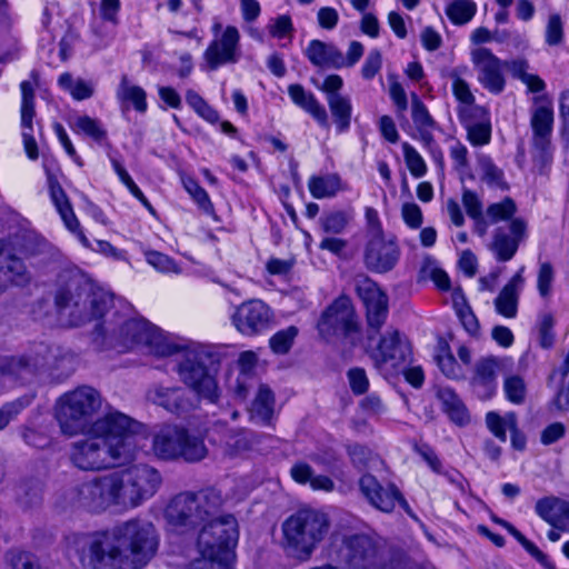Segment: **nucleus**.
Wrapping results in <instances>:
<instances>
[{
	"mask_svg": "<svg viewBox=\"0 0 569 569\" xmlns=\"http://www.w3.org/2000/svg\"><path fill=\"white\" fill-rule=\"evenodd\" d=\"M159 542L154 525L140 518L68 538L69 550L87 569H142L156 556Z\"/></svg>",
	"mask_w": 569,
	"mask_h": 569,
	"instance_id": "f257e3e1",
	"label": "nucleus"
},
{
	"mask_svg": "<svg viewBox=\"0 0 569 569\" xmlns=\"http://www.w3.org/2000/svg\"><path fill=\"white\" fill-rule=\"evenodd\" d=\"M140 423L120 411H110L94 420L86 438L70 446V461L84 471H99L127 463L138 451Z\"/></svg>",
	"mask_w": 569,
	"mask_h": 569,
	"instance_id": "f03ea898",
	"label": "nucleus"
},
{
	"mask_svg": "<svg viewBox=\"0 0 569 569\" xmlns=\"http://www.w3.org/2000/svg\"><path fill=\"white\" fill-rule=\"evenodd\" d=\"M330 527L329 516L321 510L303 508L296 511L281 526L284 551L298 560H309Z\"/></svg>",
	"mask_w": 569,
	"mask_h": 569,
	"instance_id": "7ed1b4c3",
	"label": "nucleus"
},
{
	"mask_svg": "<svg viewBox=\"0 0 569 569\" xmlns=\"http://www.w3.org/2000/svg\"><path fill=\"white\" fill-rule=\"evenodd\" d=\"M56 306L69 317L71 326L78 327L101 318L112 305V296L103 290H93L81 277L72 276L56 293Z\"/></svg>",
	"mask_w": 569,
	"mask_h": 569,
	"instance_id": "20e7f679",
	"label": "nucleus"
},
{
	"mask_svg": "<svg viewBox=\"0 0 569 569\" xmlns=\"http://www.w3.org/2000/svg\"><path fill=\"white\" fill-rule=\"evenodd\" d=\"M223 506L221 491L206 488L198 492L186 491L174 496L164 510L169 525L179 530L196 529L219 515Z\"/></svg>",
	"mask_w": 569,
	"mask_h": 569,
	"instance_id": "39448f33",
	"label": "nucleus"
},
{
	"mask_svg": "<svg viewBox=\"0 0 569 569\" xmlns=\"http://www.w3.org/2000/svg\"><path fill=\"white\" fill-rule=\"evenodd\" d=\"M101 403L99 391L89 386L63 393L56 403V419L62 433H83L92 425V417L99 411Z\"/></svg>",
	"mask_w": 569,
	"mask_h": 569,
	"instance_id": "423d86ee",
	"label": "nucleus"
},
{
	"mask_svg": "<svg viewBox=\"0 0 569 569\" xmlns=\"http://www.w3.org/2000/svg\"><path fill=\"white\" fill-rule=\"evenodd\" d=\"M122 509H133L152 498L162 483L160 472L148 465H134L114 472Z\"/></svg>",
	"mask_w": 569,
	"mask_h": 569,
	"instance_id": "0eeeda50",
	"label": "nucleus"
},
{
	"mask_svg": "<svg viewBox=\"0 0 569 569\" xmlns=\"http://www.w3.org/2000/svg\"><path fill=\"white\" fill-rule=\"evenodd\" d=\"M201 529L198 548L201 555L230 562L239 538L238 522L232 515H217Z\"/></svg>",
	"mask_w": 569,
	"mask_h": 569,
	"instance_id": "6e6552de",
	"label": "nucleus"
},
{
	"mask_svg": "<svg viewBox=\"0 0 569 569\" xmlns=\"http://www.w3.org/2000/svg\"><path fill=\"white\" fill-rule=\"evenodd\" d=\"M153 452L163 460L182 458L188 462H197L207 456V448L201 438L190 435L186 429L168 427L153 438Z\"/></svg>",
	"mask_w": 569,
	"mask_h": 569,
	"instance_id": "1a4fd4ad",
	"label": "nucleus"
},
{
	"mask_svg": "<svg viewBox=\"0 0 569 569\" xmlns=\"http://www.w3.org/2000/svg\"><path fill=\"white\" fill-rule=\"evenodd\" d=\"M71 502L89 512H102L111 507L122 509V499L114 472L96 477L70 492Z\"/></svg>",
	"mask_w": 569,
	"mask_h": 569,
	"instance_id": "9d476101",
	"label": "nucleus"
},
{
	"mask_svg": "<svg viewBox=\"0 0 569 569\" xmlns=\"http://www.w3.org/2000/svg\"><path fill=\"white\" fill-rule=\"evenodd\" d=\"M178 373L181 380L199 397L208 399L210 402L217 401L218 386L216 379L208 372L200 353L196 351L186 352L178 365Z\"/></svg>",
	"mask_w": 569,
	"mask_h": 569,
	"instance_id": "9b49d317",
	"label": "nucleus"
},
{
	"mask_svg": "<svg viewBox=\"0 0 569 569\" xmlns=\"http://www.w3.org/2000/svg\"><path fill=\"white\" fill-rule=\"evenodd\" d=\"M356 291L366 307L368 339L378 333L388 316V297L375 281L366 276L356 279Z\"/></svg>",
	"mask_w": 569,
	"mask_h": 569,
	"instance_id": "f8f14e48",
	"label": "nucleus"
},
{
	"mask_svg": "<svg viewBox=\"0 0 569 569\" xmlns=\"http://www.w3.org/2000/svg\"><path fill=\"white\" fill-rule=\"evenodd\" d=\"M318 328L320 333L326 336L341 333L349 338L358 335L360 326L351 300L348 297L336 299L322 312Z\"/></svg>",
	"mask_w": 569,
	"mask_h": 569,
	"instance_id": "ddd939ff",
	"label": "nucleus"
},
{
	"mask_svg": "<svg viewBox=\"0 0 569 569\" xmlns=\"http://www.w3.org/2000/svg\"><path fill=\"white\" fill-rule=\"evenodd\" d=\"M272 318L273 313L268 305L260 299H251L237 307L231 321L241 335L252 337L266 331Z\"/></svg>",
	"mask_w": 569,
	"mask_h": 569,
	"instance_id": "4468645a",
	"label": "nucleus"
},
{
	"mask_svg": "<svg viewBox=\"0 0 569 569\" xmlns=\"http://www.w3.org/2000/svg\"><path fill=\"white\" fill-rule=\"evenodd\" d=\"M400 258V249L393 237L385 234L370 237L363 254L365 266L376 273H386L395 268Z\"/></svg>",
	"mask_w": 569,
	"mask_h": 569,
	"instance_id": "2eb2a0df",
	"label": "nucleus"
},
{
	"mask_svg": "<svg viewBox=\"0 0 569 569\" xmlns=\"http://www.w3.org/2000/svg\"><path fill=\"white\" fill-rule=\"evenodd\" d=\"M359 488L369 503L378 510L391 512L398 502L406 511H409L408 502L393 483L382 486L376 477L366 473L359 480Z\"/></svg>",
	"mask_w": 569,
	"mask_h": 569,
	"instance_id": "dca6fc26",
	"label": "nucleus"
},
{
	"mask_svg": "<svg viewBox=\"0 0 569 569\" xmlns=\"http://www.w3.org/2000/svg\"><path fill=\"white\" fill-rule=\"evenodd\" d=\"M471 61L478 72V81L491 93L498 94L505 89L502 62L489 49L477 48L471 51Z\"/></svg>",
	"mask_w": 569,
	"mask_h": 569,
	"instance_id": "f3484780",
	"label": "nucleus"
},
{
	"mask_svg": "<svg viewBox=\"0 0 569 569\" xmlns=\"http://www.w3.org/2000/svg\"><path fill=\"white\" fill-rule=\"evenodd\" d=\"M340 556L353 569H369L377 562L378 547L367 535H352L343 539Z\"/></svg>",
	"mask_w": 569,
	"mask_h": 569,
	"instance_id": "a211bd4d",
	"label": "nucleus"
},
{
	"mask_svg": "<svg viewBox=\"0 0 569 569\" xmlns=\"http://www.w3.org/2000/svg\"><path fill=\"white\" fill-rule=\"evenodd\" d=\"M508 233L503 227L495 230L492 241L488 246L489 250L495 254L496 259L500 262L511 260L521 241L527 236V223L521 218H515L510 221Z\"/></svg>",
	"mask_w": 569,
	"mask_h": 569,
	"instance_id": "6ab92c4d",
	"label": "nucleus"
},
{
	"mask_svg": "<svg viewBox=\"0 0 569 569\" xmlns=\"http://www.w3.org/2000/svg\"><path fill=\"white\" fill-rule=\"evenodd\" d=\"M240 34L236 27L228 26L219 39L211 41L204 51V60L210 70H216L222 64L236 63L239 59Z\"/></svg>",
	"mask_w": 569,
	"mask_h": 569,
	"instance_id": "aec40b11",
	"label": "nucleus"
},
{
	"mask_svg": "<svg viewBox=\"0 0 569 569\" xmlns=\"http://www.w3.org/2000/svg\"><path fill=\"white\" fill-rule=\"evenodd\" d=\"M411 356V348L407 340L400 338L398 330L387 331L381 337L377 349L371 357L378 368L390 363L392 368L406 363Z\"/></svg>",
	"mask_w": 569,
	"mask_h": 569,
	"instance_id": "412c9836",
	"label": "nucleus"
},
{
	"mask_svg": "<svg viewBox=\"0 0 569 569\" xmlns=\"http://www.w3.org/2000/svg\"><path fill=\"white\" fill-rule=\"evenodd\" d=\"M119 337L124 346L141 345L153 348L157 353H167L161 348L159 330L146 319L127 320L120 328Z\"/></svg>",
	"mask_w": 569,
	"mask_h": 569,
	"instance_id": "4be33fe9",
	"label": "nucleus"
},
{
	"mask_svg": "<svg viewBox=\"0 0 569 569\" xmlns=\"http://www.w3.org/2000/svg\"><path fill=\"white\" fill-rule=\"evenodd\" d=\"M459 118L467 130L468 140L473 146H483L490 141L491 123L482 107H461Z\"/></svg>",
	"mask_w": 569,
	"mask_h": 569,
	"instance_id": "5701e85b",
	"label": "nucleus"
},
{
	"mask_svg": "<svg viewBox=\"0 0 569 569\" xmlns=\"http://www.w3.org/2000/svg\"><path fill=\"white\" fill-rule=\"evenodd\" d=\"M147 398L177 416L187 413L194 407L189 393L180 387L154 386L149 389Z\"/></svg>",
	"mask_w": 569,
	"mask_h": 569,
	"instance_id": "b1692460",
	"label": "nucleus"
},
{
	"mask_svg": "<svg viewBox=\"0 0 569 569\" xmlns=\"http://www.w3.org/2000/svg\"><path fill=\"white\" fill-rule=\"evenodd\" d=\"M499 363L493 358H485L477 361L471 380L473 390L480 399H490L497 389Z\"/></svg>",
	"mask_w": 569,
	"mask_h": 569,
	"instance_id": "393cba45",
	"label": "nucleus"
},
{
	"mask_svg": "<svg viewBox=\"0 0 569 569\" xmlns=\"http://www.w3.org/2000/svg\"><path fill=\"white\" fill-rule=\"evenodd\" d=\"M50 196L54 203L64 226L73 233H76L84 247H89V240L80 230V223L73 212L72 206L57 180H49Z\"/></svg>",
	"mask_w": 569,
	"mask_h": 569,
	"instance_id": "a878e982",
	"label": "nucleus"
},
{
	"mask_svg": "<svg viewBox=\"0 0 569 569\" xmlns=\"http://www.w3.org/2000/svg\"><path fill=\"white\" fill-rule=\"evenodd\" d=\"M530 126L532 129L533 147L545 153L550 146L553 126V110L548 106H540L532 110Z\"/></svg>",
	"mask_w": 569,
	"mask_h": 569,
	"instance_id": "bb28decb",
	"label": "nucleus"
},
{
	"mask_svg": "<svg viewBox=\"0 0 569 569\" xmlns=\"http://www.w3.org/2000/svg\"><path fill=\"white\" fill-rule=\"evenodd\" d=\"M305 54L317 68H343V53L332 43L311 40L305 50Z\"/></svg>",
	"mask_w": 569,
	"mask_h": 569,
	"instance_id": "cd10ccee",
	"label": "nucleus"
},
{
	"mask_svg": "<svg viewBox=\"0 0 569 569\" xmlns=\"http://www.w3.org/2000/svg\"><path fill=\"white\" fill-rule=\"evenodd\" d=\"M30 279V273L20 258L0 253V295L11 286L27 284Z\"/></svg>",
	"mask_w": 569,
	"mask_h": 569,
	"instance_id": "c85d7f7f",
	"label": "nucleus"
},
{
	"mask_svg": "<svg viewBox=\"0 0 569 569\" xmlns=\"http://www.w3.org/2000/svg\"><path fill=\"white\" fill-rule=\"evenodd\" d=\"M522 271L523 267L509 280L495 299L496 311L506 318L517 316L519 293L525 283Z\"/></svg>",
	"mask_w": 569,
	"mask_h": 569,
	"instance_id": "c756f323",
	"label": "nucleus"
},
{
	"mask_svg": "<svg viewBox=\"0 0 569 569\" xmlns=\"http://www.w3.org/2000/svg\"><path fill=\"white\" fill-rule=\"evenodd\" d=\"M288 94L296 106L311 114L322 128H329L327 111L312 92L307 91L301 84L295 83L288 87Z\"/></svg>",
	"mask_w": 569,
	"mask_h": 569,
	"instance_id": "7c9ffc66",
	"label": "nucleus"
},
{
	"mask_svg": "<svg viewBox=\"0 0 569 569\" xmlns=\"http://www.w3.org/2000/svg\"><path fill=\"white\" fill-rule=\"evenodd\" d=\"M535 510L539 517L553 527L562 521L569 520V501L557 497L539 499Z\"/></svg>",
	"mask_w": 569,
	"mask_h": 569,
	"instance_id": "2f4dec72",
	"label": "nucleus"
},
{
	"mask_svg": "<svg viewBox=\"0 0 569 569\" xmlns=\"http://www.w3.org/2000/svg\"><path fill=\"white\" fill-rule=\"evenodd\" d=\"M437 398L441 403L443 412L450 418V420L459 426H463L469 422L470 417L468 410L458 397V395L450 388H439L437 391Z\"/></svg>",
	"mask_w": 569,
	"mask_h": 569,
	"instance_id": "473e14b6",
	"label": "nucleus"
},
{
	"mask_svg": "<svg viewBox=\"0 0 569 569\" xmlns=\"http://www.w3.org/2000/svg\"><path fill=\"white\" fill-rule=\"evenodd\" d=\"M274 397L271 389L261 385L249 409L250 419L257 423L270 425L273 417Z\"/></svg>",
	"mask_w": 569,
	"mask_h": 569,
	"instance_id": "72a5a7b5",
	"label": "nucleus"
},
{
	"mask_svg": "<svg viewBox=\"0 0 569 569\" xmlns=\"http://www.w3.org/2000/svg\"><path fill=\"white\" fill-rule=\"evenodd\" d=\"M327 102L339 133L347 131L351 123L352 106L348 97L330 94Z\"/></svg>",
	"mask_w": 569,
	"mask_h": 569,
	"instance_id": "f704fd0d",
	"label": "nucleus"
},
{
	"mask_svg": "<svg viewBox=\"0 0 569 569\" xmlns=\"http://www.w3.org/2000/svg\"><path fill=\"white\" fill-rule=\"evenodd\" d=\"M478 167L480 170V180L489 188L499 189L501 191L509 189L502 169L498 168L490 157L485 154L479 156Z\"/></svg>",
	"mask_w": 569,
	"mask_h": 569,
	"instance_id": "c9c22d12",
	"label": "nucleus"
},
{
	"mask_svg": "<svg viewBox=\"0 0 569 569\" xmlns=\"http://www.w3.org/2000/svg\"><path fill=\"white\" fill-rule=\"evenodd\" d=\"M308 188L316 199L331 198L341 190V179L337 173L312 176L308 181Z\"/></svg>",
	"mask_w": 569,
	"mask_h": 569,
	"instance_id": "e433bc0d",
	"label": "nucleus"
},
{
	"mask_svg": "<svg viewBox=\"0 0 569 569\" xmlns=\"http://www.w3.org/2000/svg\"><path fill=\"white\" fill-rule=\"evenodd\" d=\"M44 365L38 357L21 356L6 359L1 365L3 373L22 378L26 373H33Z\"/></svg>",
	"mask_w": 569,
	"mask_h": 569,
	"instance_id": "4c0bfd02",
	"label": "nucleus"
},
{
	"mask_svg": "<svg viewBox=\"0 0 569 569\" xmlns=\"http://www.w3.org/2000/svg\"><path fill=\"white\" fill-rule=\"evenodd\" d=\"M117 98L121 102H131L138 112L147 110L146 91L139 86L131 84L126 74L122 76L117 89Z\"/></svg>",
	"mask_w": 569,
	"mask_h": 569,
	"instance_id": "58836bf2",
	"label": "nucleus"
},
{
	"mask_svg": "<svg viewBox=\"0 0 569 569\" xmlns=\"http://www.w3.org/2000/svg\"><path fill=\"white\" fill-rule=\"evenodd\" d=\"M18 502L26 507L38 506L42 499V485L38 479H27L16 487Z\"/></svg>",
	"mask_w": 569,
	"mask_h": 569,
	"instance_id": "ea45409f",
	"label": "nucleus"
},
{
	"mask_svg": "<svg viewBox=\"0 0 569 569\" xmlns=\"http://www.w3.org/2000/svg\"><path fill=\"white\" fill-rule=\"evenodd\" d=\"M477 6L472 0H455L446 8V14L453 24L462 26L476 14Z\"/></svg>",
	"mask_w": 569,
	"mask_h": 569,
	"instance_id": "a19ab883",
	"label": "nucleus"
},
{
	"mask_svg": "<svg viewBox=\"0 0 569 569\" xmlns=\"http://www.w3.org/2000/svg\"><path fill=\"white\" fill-rule=\"evenodd\" d=\"M436 361L441 372L450 379H459L462 377V369L456 361L453 355L449 351L448 346L439 348L436 355Z\"/></svg>",
	"mask_w": 569,
	"mask_h": 569,
	"instance_id": "79ce46f5",
	"label": "nucleus"
},
{
	"mask_svg": "<svg viewBox=\"0 0 569 569\" xmlns=\"http://www.w3.org/2000/svg\"><path fill=\"white\" fill-rule=\"evenodd\" d=\"M517 211L515 201L506 197L501 202L491 203L486 210V217L489 223H497L499 221L508 220Z\"/></svg>",
	"mask_w": 569,
	"mask_h": 569,
	"instance_id": "37998d69",
	"label": "nucleus"
},
{
	"mask_svg": "<svg viewBox=\"0 0 569 569\" xmlns=\"http://www.w3.org/2000/svg\"><path fill=\"white\" fill-rule=\"evenodd\" d=\"M350 219V214L345 211H332L322 216L319 222L323 232L339 234L347 228Z\"/></svg>",
	"mask_w": 569,
	"mask_h": 569,
	"instance_id": "c03bdc74",
	"label": "nucleus"
},
{
	"mask_svg": "<svg viewBox=\"0 0 569 569\" xmlns=\"http://www.w3.org/2000/svg\"><path fill=\"white\" fill-rule=\"evenodd\" d=\"M503 391L510 402L522 405L527 396V386L520 376H509L503 381Z\"/></svg>",
	"mask_w": 569,
	"mask_h": 569,
	"instance_id": "a18cd8bd",
	"label": "nucleus"
},
{
	"mask_svg": "<svg viewBox=\"0 0 569 569\" xmlns=\"http://www.w3.org/2000/svg\"><path fill=\"white\" fill-rule=\"evenodd\" d=\"M297 335L298 329L295 326L280 330L270 338V348L278 355H286L292 347Z\"/></svg>",
	"mask_w": 569,
	"mask_h": 569,
	"instance_id": "49530a36",
	"label": "nucleus"
},
{
	"mask_svg": "<svg viewBox=\"0 0 569 569\" xmlns=\"http://www.w3.org/2000/svg\"><path fill=\"white\" fill-rule=\"evenodd\" d=\"M147 262L152 266L157 271L162 273H180L181 270L176 261L169 256L156 251L147 250L144 252Z\"/></svg>",
	"mask_w": 569,
	"mask_h": 569,
	"instance_id": "de8ad7c7",
	"label": "nucleus"
},
{
	"mask_svg": "<svg viewBox=\"0 0 569 569\" xmlns=\"http://www.w3.org/2000/svg\"><path fill=\"white\" fill-rule=\"evenodd\" d=\"M4 558L11 569H40L37 558L20 549L8 550Z\"/></svg>",
	"mask_w": 569,
	"mask_h": 569,
	"instance_id": "09e8293b",
	"label": "nucleus"
},
{
	"mask_svg": "<svg viewBox=\"0 0 569 569\" xmlns=\"http://www.w3.org/2000/svg\"><path fill=\"white\" fill-rule=\"evenodd\" d=\"M184 187L192 199L198 203L199 208L207 214H213V204L207 191L198 184L197 181L189 179L184 181Z\"/></svg>",
	"mask_w": 569,
	"mask_h": 569,
	"instance_id": "8fccbe9b",
	"label": "nucleus"
},
{
	"mask_svg": "<svg viewBox=\"0 0 569 569\" xmlns=\"http://www.w3.org/2000/svg\"><path fill=\"white\" fill-rule=\"evenodd\" d=\"M74 126L78 130L89 136L96 141H101L107 137L106 130H103L98 120L89 116H80L76 119Z\"/></svg>",
	"mask_w": 569,
	"mask_h": 569,
	"instance_id": "3c124183",
	"label": "nucleus"
},
{
	"mask_svg": "<svg viewBox=\"0 0 569 569\" xmlns=\"http://www.w3.org/2000/svg\"><path fill=\"white\" fill-rule=\"evenodd\" d=\"M405 160L408 166V169L410 173L416 177L420 178L422 177L426 171L427 167L422 159V157L418 153V151L411 147L409 143L405 142L402 144Z\"/></svg>",
	"mask_w": 569,
	"mask_h": 569,
	"instance_id": "603ef678",
	"label": "nucleus"
},
{
	"mask_svg": "<svg viewBox=\"0 0 569 569\" xmlns=\"http://www.w3.org/2000/svg\"><path fill=\"white\" fill-rule=\"evenodd\" d=\"M546 43L549 46H559L563 40V23L559 13L549 16L546 33Z\"/></svg>",
	"mask_w": 569,
	"mask_h": 569,
	"instance_id": "864d4df0",
	"label": "nucleus"
},
{
	"mask_svg": "<svg viewBox=\"0 0 569 569\" xmlns=\"http://www.w3.org/2000/svg\"><path fill=\"white\" fill-rule=\"evenodd\" d=\"M411 108L412 120L417 129L436 128V122L430 116L427 107L416 94H413Z\"/></svg>",
	"mask_w": 569,
	"mask_h": 569,
	"instance_id": "5fc2aeb1",
	"label": "nucleus"
},
{
	"mask_svg": "<svg viewBox=\"0 0 569 569\" xmlns=\"http://www.w3.org/2000/svg\"><path fill=\"white\" fill-rule=\"evenodd\" d=\"M347 452L352 465L358 469L367 467L372 456V451L367 446L357 442L347 445Z\"/></svg>",
	"mask_w": 569,
	"mask_h": 569,
	"instance_id": "6e6d98bb",
	"label": "nucleus"
},
{
	"mask_svg": "<svg viewBox=\"0 0 569 569\" xmlns=\"http://www.w3.org/2000/svg\"><path fill=\"white\" fill-rule=\"evenodd\" d=\"M382 67V56L378 49L371 50L361 68V76L366 80H371Z\"/></svg>",
	"mask_w": 569,
	"mask_h": 569,
	"instance_id": "4d7b16f0",
	"label": "nucleus"
},
{
	"mask_svg": "<svg viewBox=\"0 0 569 569\" xmlns=\"http://www.w3.org/2000/svg\"><path fill=\"white\" fill-rule=\"evenodd\" d=\"M453 77V83H452V91L453 96L457 100H459L461 103H463V107H476L475 103V96L472 94L469 84L466 80L457 77Z\"/></svg>",
	"mask_w": 569,
	"mask_h": 569,
	"instance_id": "13d9d810",
	"label": "nucleus"
},
{
	"mask_svg": "<svg viewBox=\"0 0 569 569\" xmlns=\"http://www.w3.org/2000/svg\"><path fill=\"white\" fill-rule=\"evenodd\" d=\"M555 325L553 317L550 313H543L539 318V335H540V345L542 348H549L553 343V333L552 328Z\"/></svg>",
	"mask_w": 569,
	"mask_h": 569,
	"instance_id": "bf43d9fd",
	"label": "nucleus"
},
{
	"mask_svg": "<svg viewBox=\"0 0 569 569\" xmlns=\"http://www.w3.org/2000/svg\"><path fill=\"white\" fill-rule=\"evenodd\" d=\"M28 403V400L18 399L0 408V430L4 429Z\"/></svg>",
	"mask_w": 569,
	"mask_h": 569,
	"instance_id": "052dcab7",
	"label": "nucleus"
},
{
	"mask_svg": "<svg viewBox=\"0 0 569 569\" xmlns=\"http://www.w3.org/2000/svg\"><path fill=\"white\" fill-rule=\"evenodd\" d=\"M553 281V268L551 263L543 262L540 264L538 272L537 287L541 297H547L550 293L551 284Z\"/></svg>",
	"mask_w": 569,
	"mask_h": 569,
	"instance_id": "680f3d73",
	"label": "nucleus"
},
{
	"mask_svg": "<svg viewBox=\"0 0 569 569\" xmlns=\"http://www.w3.org/2000/svg\"><path fill=\"white\" fill-rule=\"evenodd\" d=\"M462 204L466 209L467 214L473 218H480L482 213V202L478 194L469 189L462 191Z\"/></svg>",
	"mask_w": 569,
	"mask_h": 569,
	"instance_id": "e2e57ef3",
	"label": "nucleus"
},
{
	"mask_svg": "<svg viewBox=\"0 0 569 569\" xmlns=\"http://www.w3.org/2000/svg\"><path fill=\"white\" fill-rule=\"evenodd\" d=\"M350 388L356 395H363L369 387L366 371L361 368H352L348 371Z\"/></svg>",
	"mask_w": 569,
	"mask_h": 569,
	"instance_id": "0e129e2a",
	"label": "nucleus"
},
{
	"mask_svg": "<svg viewBox=\"0 0 569 569\" xmlns=\"http://www.w3.org/2000/svg\"><path fill=\"white\" fill-rule=\"evenodd\" d=\"M457 315L463 326V328L471 335L477 336L479 332V322L469 306H463L457 310Z\"/></svg>",
	"mask_w": 569,
	"mask_h": 569,
	"instance_id": "69168bd1",
	"label": "nucleus"
},
{
	"mask_svg": "<svg viewBox=\"0 0 569 569\" xmlns=\"http://www.w3.org/2000/svg\"><path fill=\"white\" fill-rule=\"evenodd\" d=\"M405 222L410 228H419L422 223V212L418 204L408 202L402 206L401 210Z\"/></svg>",
	"mask_w": 569,
	"mask_h": 569,
	"instance_id": "338daca9",
	"label": "nucleus"
},
{
	"mask_svg": "<svg viewBox=\"0 0 569 569\" xmlns=\"http://www.w3.org/2000/svg\"><path fill=\"white\" fill-rule=\"evenodd\" d=\"M318 23L322 29L332 30L339 21V13L335 8L322 7L317 14Z\"/></svg>",
	"mask_w": 569,
	"mask_h": 569,
	"instance_id": "774afa93",
	"label": "nucleus"
}]
</instances>
